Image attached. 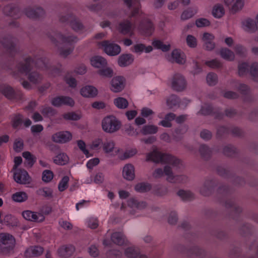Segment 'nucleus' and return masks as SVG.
<instances>
[{"label":"nucleus","mask_w":258,"mask_h":258,"mask_svg":"<svg viewBox=\"0 0 258 258\" xmlns=\"http://www.w3.org/2000/svg\"><path fill=\"white\" fill-rule=\"evenodd\" d=\"M146 161H152L155 163L168 164L173 167H178L181 164V160L171 154L162 153L154 150L146 156Z\"/></svg>","instance_id":"1"},{"label":"nucleus","mask_w":258,"mask_h":258,"mask_svg":"<svg viewBox=\"0 0 258 258\" xmlns=\"http://www.w3.org/2000/svg\"><path fill=\"white\" fill-rule=\"evenodd\" d=\"M41 69H46L48 68L47 60L46 59H35L31 56L26 57L24 61L17 64L16 68L21 73L27 75L33 69V66Z\"/></svg>","instance_id":"2"},{"label":"nucleus","mask_w":258,"mask_h":258,"mask_svg":"<svg viewBox=\"0 0 258 258\" xmlns=\"http://www.w3.org/2000/svg\"><path fill=\"white\" fill-rule=\"evenodd\" d=\"M16 245L15 237L8 233H0V253L8 254L14 252Z\"/></svg>","instance_id":"3"},{"label":"nucleus","mask_w":258,"mask_h":258,"mask_svg":"<svg viewBox=\"0 0 258 258\" xmlns=\"http://www.w3.org/2000/svg\"><path fill=\"white\" fill-rule=\"evenodd\" d=\"M103 130L112 134L118 131L121 126V122L115 116L109 115L105 117L101 122Z\"/></svg>","instance_id":"4"},{"label":"nucleus","mask_w":258,"mask_h":258,"mask_svg":"<svg viewBox=\"0 0 258 258\" xmlns=\"http://www.w3.org/2000/svg\"><path fill=\"white\" fill-rule=\"evenodd\" d=\"M0 93L10 100L19 101L23 98V93L19 91H15L12 87L7 84L0 85Z\"/></svg>","instance_id":"5"},{"label":"nucleus","mask_w":258,"mask_h":258,"mask_svg":"<svg viewBox=\"0 0 258 258\" xmlns=\"http://www.w3.org/2000/svg\"><path fill=\"white\" fill-rule=\"evenodd\" d=\"M17 39L11 35H5L0 39V43L3 48L12 55L17 51Z\"/></svg>","instance_id":"6"},{"label":"nucleus","mask_w":258,"mask_h":258,"mask_svg":"<svg viewBox=\"0 0 258 258\" xmlns=\"http://www.w3.org/2000/svg\"><path fill=\"white\" fill-rule=\"evenodd\" d=\"M187 83L184 77L180 73L173 75L171 80V88L176 92H181L186 87Z\"/></svg>","instance_id":"7"},{"label":"nucleus","mask_w":258,"mask_h":258,"mask_svg":"<svg viewBox=\"0 0 258 258\" xmlns=\"http://www.w3.org/2000/svg\"><path fill=\"white\" fill-rule=\"evenodd\" d=\"M47 35L52 42L56 45H57L56 39H59L63 43H68L69 44L76 43L78 41V38L75 36H66L60 33L54 32L48 34Z\"/></svg>","instance_id":"8"},{"label":"nucleus","mask_w":258,"mask_h":258,"mask_svg":"<svg viewBox=\"0 0 258 258\" xmlns=\"http://www.w3.org/2000/svg\"><path fill=\"white\" fill-rule=\"evenodd\" d=\"M13 178L15 181L20 184H27L32 181V179L28 172L25 169L21 168L15 170Z\"/></svg>","instance_id":"9"},{"label":"nucleus","mask_w":258,"mask_h":258,"mask_svg":"<svg viewBox=\"0 0 258 258\" xmlns=\"http://www.w3.org/2000/svg\"><path fill=\"white\" fill-rule=\"evenodd\" d=\"M101 44L104 47V51L109 55H116L121 51V48L118 44L110 43L108 41H103Z\"/></svg>","instance_id":"10"},{"label":"nucleus","mask_w":258,"mask_h":258,"mask_svg":"<svg viewBox=\"0 0 258 258\" xmlns=\"http://www.w3.org/2000/svg\"><path fill=\"white\" fill-rule=\"evenodd\" d=\"M125 79L122 76L113 77L111 81L110 89L114 92H121L124 88Z\"/></svg>","instance_id":"11"},{"label":"nucleus","mask_w":258,"mask_h":258,"mask_svg":"<svg viewBox=\"0 0 258 258\" xmlns=\"http://www.w3.org/2000/svg\"><path fill=\"white\" fill-rule=\"evenodd\" d=\"M72 138V135L70 132L62 131L57 132L52 136V140L57 143H66Z\"/></svg>","instance_id":"12"},{"label":"nucleus","mask_w":258,"mask_h":258,"mask_svg":"<svg viewBox=\"0 0 258 258\" xmlns=\"http://www.w3.org/2000/svg\"><path fill=\"white\" fill-rule=\"evenodd\" d=\"M51 103L52 105L56 107H59L62 105L73 106L75 104V102L72 98L63 96L53 98Z\"/></svg>","instance_id":"13"},{"label":"nucleus","mask_w":258,"mask_h":258,"mask_svg":"<svg viewBox=\"0 0 258 258\" xmlns=\"http://www.w3.org/2000/svg\"><path fill=\"white\" fill-rule=\"evenodd\" d=\"M216 184V182L213 180H206L200 189V193L204 196H210Z\"/></svg>","instance_id":"14"},{"label":"nucleus","mask_w":258,"mask_h":258,"mask_svg":"<svg viewBox=\"0 0 258 258\" xmlns=\"http://www.w3.org/2000/svg\"><path fill=\"white\" fill-rule=\"evenodd\" d=\"M141 32L147 36L151 35L154 31L153 24L149 20H144L139 26Z\"/></svg>","instance_id":"15"},{"label":"nucleus","mask_w":258,"mask_h":258,"mask_svg":"<svg viewBox=\"0 0 258 258\" xmlns=\"http://www.w3.org/2000/svg\"><path fill=\"white\" fill-rule=\"evenodd\" d=\"M132 27V23L129 20H125L119 22L116 28L120 33L125 35L131 31Z\"/></svg>","instance_id":"16"},{"label":"nucleus","mask_w":258,"mask_h":258,"mask_svg":"<svg viewBox=\"0 0 258 258\" xmlns=\"http://www.w3.org/2000/svg\"><path fill=\"white\" fill-rule=\"evenodd\" d=\"M224 3L228 7L233 4L231 8V11L233 13H235L241 10L244 4V0H225Z\"/></svg>","instance_id":"17"},{"label":"nucleus","mask_w":258,"mask_h":258,"mask_svg":"<svg viewBox=\"0 0 258 258\" xmlns=\"http://www.w3.org/2000/svg\"><path fill=\"white\" fill-rule=\"evenodd\" d=\"M44 249L40 246H30L27 248L24 253L25 256L31 257L40 255L43 252Z\"/></svg>","instance_id":"18"},{"label":"nucleus","mask_w":258,"mask_h":258,"mask_svg":"<svg viewBox=\"0 0 258 258\" xmlns=\"http://www.w3.org/2000/svg\"><path fill=\"white\" fill-rule=\"evenodd\" d=\"M122 175L123 178L127 180L131 181L134 179L135 174L134 166L131 164H126L123 168Z\"/></svg>","instance_id":"19"},{"label":"nucleus","mask_w":258,"mask_h":258,"mask_svg":"<svg viewBox=\"0 0 258 258\" xmlns=\"http://www.w3.org/2000/svg\"><path fill=\"white\" fill-rule=\"evenodd\" d=\"M223 205L225 208L230 209L232 212L236 214H240L242 212V208L231 200H226L223 202Z\"/></svg>","instance_id":"20"},{"label":"nucleus","mask_w":258,"mask_h":258,"mask_svg":"<svg viewBox=\"0 0 258 258\" xmlns=\"http://www.w3.org/2000/svg\"><path fill=\"white\" fill-rule=\"evenodd\" d=\"M26 16L31 19H37L44 15L45 12L41 8H37L35 9L28 8L25 11Z\"/></svg>","instance_id":"21"},{"label":"nucleus","mask_w":258,"mask_h":258,"mask_svg":"<svg viewBox=\"0 0 258 258\" xmlns=\"http://www.w3.org/2000/svg\"><path fill=\"white\" fill-rule=\"evenodd\" d=\"M134 58L131 54H122L118 58V64L120 67H124L133 63Z\"/></svg>","instance_id":"22"},{"label":"nucleus","mask_w":258,"mask_h":258,"mask_svg":"<svg viewBox=\"0 0 258 258\" xmlns=\"http://www.w3.org/2000/svg\"><path fill=\"white\" fill-rule=\"evenodd\" d=\"M80 92L85 97L92 98L97 96L98 91L92 86H86L81 89Z\"/></svg>","instance_id":"23"},{"label":"nucleus","mask_w":258,"mask_h":258,"mask_svg":"<svg viewBox=\"0 0 258 258\" xmlns=\"http://www.w3.org/2000/svg\"><path fill=\"white\" fill-rule=\"evenodd\" d=\"M171 57L177 63L183 64L186 62V57L184 54L180 50L175 49L171 53Z\"/></svg>","instance_id":"24"},{"label":"nucleus","mask_w":258,"mask_h":258,"mask_svg":"<svg viewBox=\"0 0 258 258\" xmlns=\"http://www.w3.org/2000/svg\"><path fill=\"white\" fill-rule=\"evenodd\" d=\"M75 247L72 245H68L61 247L58 250L59 255L62 257H69L75 252Z\"/></svg>","instance_id":"25"},{"label":"nucleus","mask_w":258,"mask_h":258,"mask_svg":"<svg viewBox=\"0 0 258 258\" xmlns=\"http://www.w3.org/2000/svg\"><path fill=\"white\" fill-rule=\"evenodd\" d=\"M127 205L131 208H136L138 209H144L147 206V204L144 201H139L135 198H131L127 200Z\"/></svg>","instance_id":"26"},{"label":"nucleus","mask_w":258,"mask_h":258,"mask_svg":"<svg viewBox=\"0 0 258 258\" xmlns=\"http://www.w3.org/2000/svg\"><path fill=\"white\" fill-rule=\"evenodd\" d=\"M27 79L33 84L40 83L43 80V76L37 71H31L27 75Z\"/></svg>","instance_id":"27"},{"label":"nucleus","mask_w":258,"mask_h":258,"mask_svg":"<svg viewBox=\"0 0 258 258\" xmlns=\"http://www.w3.org/2000/svg\"><path fill=\"white\" fill-rule=\"evenodd\" d=\"M201 158L205 160H209L212 154V151L211 148L205 144H202L200 146L199 149Z\"/></svg>","instance_id":"28"},{"label":"nucleus","mask_w":258,"mask_h":258,"mask_svg":"<svg viewBox=\"0 0 258 258\" xmlns=\"http://www.w3.org/2000/svg\"><path fill=\"white\" fill-rule=\"evenodd\" d=\"M111 240L114 243L118 245H123L126 244L124 236L119 232L113 233L111 235Z\"/></svg>","instance_id":"29"},{"label":"nucleus","mask_w":258,"mask_h":258,"mask_svg":"<svg viewBox=\"0 0 258 258\" xmlns=\"http://www.w3.org/2000/svg\"><path fill=\"white\" fill-rule=\"evenodd\" d=\"M91 64L97 68L105 67L107 64L106 59L100 56H95L91 59Z\"/></svg>","instance_id":"30"},{"label":"nucleus","mask_w":258,"mask_h":258,"mask_svg":"<svg viewBox=\"0 0 258 258\" xmlns=\"http://www.w3.org/2000/svg\"><path fill=\"white\" fill-rule=\"evenodd\" d=\"M158 131V127L153 124H147L143 126L140 132L143 135H153L156 134Z\"/></svg>","instance_id":"31"},{"label":"nucleus","mask_w":258,"mask_h":258,"mask_svg":"<svg viewBox=\"0 0 258 258\" xmlns=\"http://www.w3.org/2000/svg\"><path fill=\"white\" fill-rule=\"evenodd\" d=\"M24 116L20 113L14 114L11 120L12 127L15 129L20 128L23 122Z\"/></svg>","instance_id":"32"},{"label":"nucleus","mask_w":258,"mask_h":258,"mask_svg":"<svg viewBox=\"0 0 258 258\" xmlns=\"http://www.w3.org/2000/svg\"><path fill=\"white\" fill-rule=\"evenodd\" d=\"M4 224L8 226L17 227L19 225L17 219L11 214H8L3 219Z\"/></svg>","instance_id":"33"},{"label":"nucleus","mask_w":258,"mask_h":258,"mask_svg":"<svg viewBox=\"0 0 258 258\" xmlns=\"http://www.w3.org/2000/svg\"><path fill=\"white\" fill-rule=\"evenodd\" d=\"M69 158L68 155L64 153H60L56 156L54 159L53 162L58 165H64L69 163Z\"/></svg>","instance_id":"34"},{"label":"nucleus","mask_w":258,"mask_h":258,"mask_svg":"<svg viewBox=\"0 0 258 258\" xmlns=\"http://www.w3.org/2000/svg\"><path fill=\"white\" fill-rule=\"evenodd\" d=\"M28 196L24 191H18L14 194L12 196V200L17 203H22L25 202L28 200Z\"/></svg>","instance_id":"35"},{"label":"nucleus","mask_w":258,"mask_h":258,"mask_svg":"<svg viewBox=\"0 0 258 258\" xmlns=\"http://www.w3.org/2000/svg\"><path fill=\"white\" fill-rule=\"evenodd\" d=\"M152 188L150 183L147 182L138 183L135 186V189L139 192H146L150 191Z\"/></svg>","instance_id":"36"},{"label":"nucleus","mask_w":258,"mask_h":258,"mask_svg":"<svg viewBox=\"0 0 258 258\" xmlns=\"http://www.w3.org/2000/svg\"><path fill=\"white\" fill-rule=\"evenodd\" d=\"M220 54L223 58L228 60H233L235 58L233 52L226 48H221Z\"/></svg>","instance_id":"37"},{"label":"nucleus","mask_w":258,"mask_h":258,"mask_svg":"<svg viewBox=\"0 0 258 258\" xmlns=\"http://www.w3.org/2000/svg\"><path fill=\"white\" fill-rule=\"evenodd\" d=\"M70 26L75 31L83 29L84 26L80 21L75 16H73L70 21Z\"/></svg>","instance_id":"38"},{"label":"nucleus","mask_w":258,"mask_h":258,"mask_svg":"<svg viewBox=\"0 0 258 258\" xmlns=\"http://www.w3.org/2000/svg\"><path fill=\"white\" fill-rule=\"evenodd\" d=\"M179 99L176 95L174 94L170 95L166 100V104L170 109L179 105Z\"/></svg>","instance_id":"39"},{"label":"nucleus","mask_w":258,"mask_h":258,"mask_svg":"<svg viewBox=\"0 0 258 258\" xmlns=\"http://www.w3.org/2000/svg\"><path fill=\"white\" fill-rule=\"evenodd\" d=\"M134 51L136 53H141L145 51L146 53L151 52L153 50L151 46H146L145 44L142 43L137 44L134 46Z\"/></svg>","instance_id":"40"},{"label":"nucleus","mask_w":258,"mask_h":258,"mask_svg":"<svg viewBox=\"0 0 258 258\" xmlns=\"http://www.w3.org/2000/svg\"><path fill=\"white\" fill-rule=\"evenodd\" d=\"M225 14V10L222 5L217 4L215 5L212 11L213 15L218 18H221Z\"/></svg>","instance_id":"41"},{"label":"nucleus","mask_w":258,"mask_h":258,"mask_svg":"<svg viewBox=\"0 0 258 258\" xmlns=\"http://www.w3.org/2000/svg\"><path fill=\"white\" fill-rule=\"evenodd\" d=\"M153 46L159 49H161L164 52H167L170 49L171 46L170 44L166 45L163 44V42L160 40H156L152 42Z\"/></svg>","instance_id":"42"},{"label":"nucleus","mask_w":258,"mask_h":258,"mask_svg":"<svg viewBox=\"0 0 258 258\" xmlns=\"http://www.w3.org/2000/svg\"><path fill=\"white\" fill-rule=\"evenodd\" d=\"M115 105L119 109L126 108L128 105L127 100L123 97H118L114 100Z\"/></svg>","instance_id":"43"},{"label":"nucleus","mask_w":258,"mask_h":258,"mask_svg":"<svg viewBox=\"0 0 258 258\" xmlns=\"http://www.w3.org/2000/svg\"><path fill=\"white\" fill-rule=\"evenodd\" d=\"M82 116L75 112H67L62 114V117L67 120L77 121L81 119Z\"/></svg>","instance_id":"44"},{"label":"nucleus","mask_w":258,"mask_h":258,"mask_svg":"<svg viewBox=\"0 0 258 258\" xmlns=\"http://www.w3.org/2000/svg\"><path fill=\"white\" fill-rule=\"evenodd\" d=\"M41 112L44 117H48L54 116L57 113L56 110L50 106L44 107L42 109Z\"/></svg>","instance_id":"45"},{"label":"nucleus","mask_w":258,"mask_h":258,"mask_svg":"<svg viewBox=\"0 0 258 258\" xmlns=\"http://www.w3.org/2000/svg\"><path fill=\"white\" fill-rule=\"evenodd\" d=\"M36 194L39 196L48 199L52 197V190L47 187L38 189L36 191Z\"/></svg>","instance_id":"46"},{"label":"nucleus","mask_w":258,"mask_h":258,"mask_svg":"<svg viewBox=\"0 0 258 258\" xmlns=\"http://www.w3.org/2000/svg\"><path fill=\"white\" fill-rule=\"evenodd\" d=\"M23 157L27 161L28 165L32 167L36 161V157H34L30 152L25 151L22 153Z\"/></svg>","instance_id":"47"},{"label":"nucleus","mask_w":258,"mask_h":258,"mask_svg":"<svg viewBox=\"0 0 258 258\" xmlns=\"http://www.w3.org/2000/svg\"><path fill=\"white\" fill-rule=\"evenodd\" d=\"M164 174L167 176V180L172 182L174 181L175 176L173 174L172 168L169 165H166L164 167Z\"/></svg>","instance_id":"48"},{"label":"nucleus","mask_w":258,"mask_h":258,"mask_svg":"<svg viewBox=\"0 0 258 258\" xmlns=\"http://www.w3.org/2000/svg\"><path fill=\"white\" fill-rule=\"evenodd\" d=\"M249 72L252 79L258 82V63H253L250 67Z\"/></svg>","instance_id":"49"},{"label":"nucleus","mask_w":258,"mask_h":258,"mask_svg":"<svg viewBox=\"0 0 258 258\" xmlns=\"http://www.w3.org/2000/svg\"><path fill=\"white\" fill-rule=\"evenodd\" d=\"M53 173L50 170H45L42 174V180L45 182H49L53 178Z\"/></svg>","instance_id":"50"},{"label":"nucleus","mask_w":258,"mask_h":258,"mask_svg":"<svg viewBox=\"0 0 258 258\" xmlns=\"http://www.w3.org/2000/svg\"><path fill=\"white\" fill-rule=\"evenodd\" d=\"M245 26L251 32H255L258 30L256 22L250 19H248L245 21Z\"/></svg>","instance_id":"51"},{"label":"nucleus","mask_w":258,"mask_h":258,"mask_svg":"<svg viewBox=\"0 0 258 258\" xmlns=\"http://www.w3.org/2000/svg\"><path fill=\"white\" fill-rule=\"evenodd\" d=\"M223 153L225 155L231 157L234 156L237 153V150L234 147L229 145L223 148Z\"/></svg>","instance_id":"52"},{"label":"nucleus","mask_w":258,"mask_h":258,"mask_svg":"<svg viewBox=\"0 0 258 258\" xmlns=\"http://www.w3.org/2000/svg\"><path fill=\"white\" fill-rule=\"evenodd\" d=\"M196 12V11H194L191 8H188L182 12L181 19L183 20L188 19L192 17Z\"/></svg>","instance_id":"53"},{"label":"nucleus","mask_w":258,"mask_h":258,"mask_svg":"<svg viewBox=\"0 0 258 258\" xmlns=\"http://www.w3.org/2000/svg\"><path fill=\"white\" fill-rule=\"evenodd\" d=\"M207 82L210 86H214L218 83L217 75L214 73H210L207 76Z\"/></svg>","instance_id":"54"},{"label":"nucleus","mask_w":258,"mask_h":258,"mask_svg":"<svg viewBox=\"0 0 258 258\" xmlns=\"http://www.w3.org/2000/svg\"><path fill=\"white\" fill-rule=\"evenodd\" d=\"M177 195L183 200H190L194 198V195L189 191L179 190Z\"/></svg>","instance_id":"55"},{"label":"nucleus","mask_w":258,"mask_h":258,"mask_svg":"<svg viewBox=\"0 0 258 258\" xmlns=\"http://www.w3.org/2000/svg\"><path fill=\"white\" fill-rule=\"evenodd\" d=\"M97 73L102 77L107 78H111L113 75V70L109 68L100 69L98 71Z\"/></svg>","instance_id":"56"},{"label":"nucleus","mask_w":258,"mask_h":258,"mask_svg":"<svg viewBox=\"0 0 258 258\" xmlns=\"http://www.w3.org/2000/svg\"><path fill=\"white\" fill-rule=\"evenodd\" d=\"M69 181V177L68 176H64L59 182L58 186L59 191H63L68 187V182Z\"/></svg>","instance_id":"57"},{"label":"nucleus","mask_w":258,"mask_h":258,"mask_svg":"<svg viewBox=\"0 0 258 258\" xmlns=\"http://www.w3.org/2000/svg\"><path fill=\"white\" fill-rule=\"evenodd\" d=\"M24 148V142L21 138L16 139L14 143L13 148L16 152H21Z\"/></svg>","instance_id":"58"},{"label":"nucleus","mask_w":258,"mask_h":258,"mask_svg":"<svg viewBox=\"0 0 258 258\" xmlns=\"http://www.w3.org/2000/svg\"><path fill=\"white\" fill-rule=\"evenodd\" d=\"M214 112V109L212 106L209 104H204L200 110L201 114L204 115L212 114Z\"/></svg>","instance_id":"59"},{"label":"nucleus","mask_w":258,"mask_h":258,"mask_svg":"<svg viewBox=\"0 0 258 258\" xmlns=\"http://www.w3.org/2000/svg\"><path fill=\"white\" fill-rule=\"evenodd\" d=\"M186 40L187 44L189 47L195 48L197 46V40L194 36L188 35Z\"/></svg>","instance_id":"60"},{"label":"nucleus","mask_w":258,"mask_h":258,"mask_svg":"<svg viewBox=\"0 0 258 258\" xmlns=\"http://www.w3.org/2000/svg\"><path fill=\"white\" fill-rule=\"evenodd\" d=\"M45 217L41 213L33 212L31 215L30 221L35 222H41L44 220Z\"/></svg>","instance_id":"61"},{"label":"nucleus","mask_w":258,"mask_h":258,"mask_svg":"<svg viewBox=\"0 0 258 258\" xmlns=\"http://www.w3.org/2000/svg\"><path fill=\"white\" fill-rule=\"evenodd\" d=\"M228 194V189L226 186H222L218 188L217 190L218 198H225Z\"/></svg>","instance_id":"62"},{"label":"nucleus","mask_w":258,"mask_h":258,"mask_svg":"<svg viewBox=\"0 0 258 258\" xmlns=\"http://www.w3.org/2000/svg\"><path fill=\"white\" fill-rule=\"evenodd\" d=\"M210 24V22L206 18H200L196 21V25L198 27L209 26Z\"/></svg>","instance_id":"63"},{"label":"nucleus","mask_w":258,"mask_h":258,"mask_svg":"<svg viewBox=\"0 0 258 258\" xmlns=\"http://www.w3.org/2000/svg\"><path fill=\"white\" fill-rule=\"evenodd\" d=\"M125 255L130 258H136L138 256V252L133 248L128 247L125 250Z\"/></svg>","instance_id":"64"}]
</instances>
